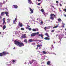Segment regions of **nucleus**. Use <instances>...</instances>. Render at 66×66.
<instances>
[{
	"label": "nucleus",
	"mask_w": 66,
	"mask_h": 66,
	"mask_svg": "<svg viewBox=\"0 0 66 66\" xmlns=\"http://www.w3.org/2000/svg\"><path fill=\"white\" fill-rule=\"evenodd\" d=\"M13 6H14L15 9H17L18 7V6L16 5H13Z\"/></svg>",
	"instance_id": "obj_14"
},
{
	"label": "nucleus",
	"mask_w": 66,
	"mask_h": 66,
	"mask_svg": "<svg viewBox=\"0 0 66 66\" xmlns=\"http://www.w3.org/2000/svg\"><path fill=\"white\" fill-rule=\"evenodd\" d=\"M6 22H5V24H6Z\"/></svg>",
	"instance_id": "obj_57"
},
{
	"label": "nucleus",
	"mask_w": 66,
	"mask_h": 66,
	"mask_svg": "<svg viewBox=\"0 0 66 66\" xmlns=\"http://www.w3.org/2000/svg\"><path fill=\"white\" fill-rule=\"evenodd\" d=\"M0 34H1V32H0Z\"/></svg>",
	"instance_id": "obj_63"
},
{
	"label": "nucleus",
	"mask_w": 66,
	"mask_h": 66,
	"mask_svg": "<svg viewBox=\"0 0 66 66\" xmlns=\"http://www.w3.org/2000/svg\"><path fill=\"white\" fill-rule=\"evenodd\" d=\"M42 52L44 53V54H46L47 53V52L45 51H43Z\"/></svg>",
	"instance_id": "obj_23"
},
{
	"label": "nucleus",
	"mask_w": 66,
	"mask_h": 66,
	"mask_svg": "<svg viewBox=\"0 0 66 66\" xmlns=\"http://www.w3.org/2000/svg\"><path fill=\"white\" fill-rule=\"evenodd\" d=\"M19 25L20 27H22V23H20V22L19 23Z\"/></svg>",
	"instance_id": "obj_6"
},
{
	"label": "nucleus",
	"mask_w": 66,
	"mask_h": 66,
	"mask_svg": "<svg viewBox=\"0 0 66 66\" xmlns=\"http://www.w3.org/2000/svg\"><path fill=\"white\" fill-rule=\"evenodd\" d=\"M45 35H46V36H47L48 37H50V36H49V35L48 34L47 32H46V33L45 34Z\"/></svg>",
	"instance_id": "obj_8"
},
{
	"label": "nucleus",
	"mask_w": 66,
	"mask_h": 66,
	"mask_svg": "<svg viewBox=\"0 0 66 66\" xmlns=\"http://www.w3.org/2000/svg\"><path fill=\"white\" fill-rule=\"evenodd\" d=\"M5 13L6 15V16H7L8 17H9V15H8V14H9V12L6 11L5 12Z\"/></svg>",
	"instance_id": "obj_5"
},
{
	"label": "nucleus",
	"mask_w": 66,
	"mask_h": 66,
	"mask_svg": "<svg viewBox=\"0 0 66 66\" xmlns=\"http://www.w3.org/2000/svg\"><path fill=\"white\" fill-rule=\"evenodd\" d=\"M59 23V22H56V23Z\"/></svg>",
	"instance_id": "obj_59"
},
{
	"label": "nucleus",
	"mask_w": 66,
	"mask_h": 66,
	"mask_svg": "<svg viewBox=\"0 0 66 66\" xmlns=\"http://www.w3.org/2000/svg\"><path fill=\"white\" fill-rule=\"evenodd\" d=\"M36 35L35 34V33H33L31 34V36H35Z\"/></svg>",
	"instance_id": "obj_7"
},
{
	"label": "nucleus",
	"mask_w": 66,
	"mask_h": 66,
	"mask_svg": "<svg viewBox=\"0 0 66 66\" xmlns=\"http://www.w3.org/2000/svg\"><path fill=\"white\" fill-rule=\"evenodd\" d=\"M32 63H33V61H32L31 62H30V64H32Z\"/></svg>",
	"instance_id": "obj_46"
},
{
	"label": "nucleus",
	"mask_w": 66,
	"mask_h": 66,
	"mask_svg": "<svg viewBox=\"0 0 66 66\" xmlns=\"http://www.w3.org/2000/svg\"><path fill=\"white\" fill-rule=\"evenodd\" d=\"M8 53H7L6 51H4L2 53H0V56H2L3 55H6V54H8Z\"/></svg>",
	"instance_id": "obj_2"
},
{
	"label": "nucleus",
	"mask_w": 66,
	"mask_h": 66,
	"mask_svg": "<svg viewBox=\"0 0 66 66\" xmlns=\"http://www.w3.org/2000/svg\"><path fill=\"white\" fill-rule=\"evenodd\" d=\"M58 20L59 21V22H61V21H62V20L60 18H59L58 19Z\"/></svg>",
	"instance_id": "obj_18"
},
{
	"label": "nucleus",
	"mask_w": 66,
	"mask_h": 66,
	"mask_svg": "<svg viewBox=\"0 0 66 66\" xmlns=\"http://www.w3.org/2000/svg\"><path fill=\"white\" fill-rule=\"evenodd\" d=\"M47 65H50V61H48L47 63Z\"/></svg>",
	"instance_id": "obj_24"
},
{
	"label": "nucleus",
	"mask_w": 66,
	"mask_h": 66,
	"mask_svg": "<svg viewBox=\"0 0 66 66\" xmlns=\"http://www.w3.org/2000/svg\"><path fill=\"white\" fill-rule=\"evenodd\" d=\"M41 37H43V36H44V35L43 34H41Z\"/></svg>",
	"instance_id": "obj_34"
},
{
	"label": "nucleus",
	"mask_w": 66,
	"mask_h": 66,
	"mask_svg": "<svg viewBox=\"0 0 66 66\" xmlns=\"http://www.w3.org/2000/svg\"><path fill=\"white\" fill-rule=\"evenodd\" d=\"M13 23L14 24H16V22H17V19L15 18L14 20H13Z\"/></svg>",
	"instance_id": "obj_4"
},
{
	"label": "nucleus",
	"mask_w": 66,
	"mask_h": 66,
	"mask_svg": "<svg viewBox=\"0 0 66 66\" xmlns=\"http://www.w3.org/2000/svg\"><path fill=\"white\" fill-rule=\"evenodd\" d=\"M3 24H5V18H4L3 19Z\"/></svg>",
	"instance_id": "obj_9"
},
{
	"label": "nucleus",
	"mask_w": 66,
	"mask_h": 66,
	"mask_svg": "<svg viewBox=\"0 0 66 66\" xmlns=\"http://www.w3.org/2000/svg\"><path fill=\"white\" fill-rule=\"evenodd\" d=\"M51 47L52 48H54V47H53V45H52Z\"/></svg>",
	"instance_id": "obj_37"
},
{
	"label": "nucleus",
	"mask_w": 66,
	"mask_h": 66,
	"mask_svg": "<svg viewBox=\"0 0 66 66\" xmlns=\"http://www.w3.org/2000/svg\"><path fill=\"white\" fill-rule=\"evenodd\" d=\"M54 54H55H55H55V53H54Z\"/></svg>",
	"instance_id": "obj_60"
},
{
	"label": "nucleus",
	"mask_w": 66,
	"mask_h": 66,
	"mask_svg": "<svg viewBox=\"0 0 66 66\" xmlns=\"http://www.w3.org/2000/svg\"><path fill=\"white\" fill-rule=\"evenodd\" d=\"M36 31H38V29L37 28H36Z\"/></svg>",
	"instance_id": "obj_43"
},
{
	"label": "nucleus",
	"mask_w": 66,
	"mask_h": 66,
	"mask_svg": "<svg viewBox=\"0 0 66 66\" xmlns=\"http://www.w3.org/2000/svg\"><path fill=\"white\" fill-rule=\"evenodd\" d=\"M6 28V26L5 25H4L3 27V30H4Z\"/></svg>",
	"instance_id": "obj_16"
},
{
	"label": "nucleus",
	"mask_w": 66,
	"mask_h": 66,
	"mask_svg": "<svg viewBox=\"0 0 66 66\" xmlns=\"http://www.w3.org/2000/svg\"><path fill=\"white\" fill-rule=\"evenodd\" d=\"M32 45H33V46H35V43H33L31 44Z\"/></svg>",
	"instance_id": "obj_27"
},
{
	"label": "nucleus",
	"mask_w": 66,
	"mask_h": 66,
	"mask_svg": "<svg viewBox=\"0 0 66 66\" xmlns=\"http://www.w3.org/2000/svg\"><path fill=\"white\" fill-rule=\"evenodd\" d=\"M51 35H52V33L51 32Z\"/></svg>",
	"instance_id": "obj_54"
},
{
	"label": "nucleus",
	"mask_w": 66,
	"mask_h": 66,
	"mask_svg": "<svg viewBox=\"0 0 66 66\" xmlns=\"http://www.w3.org/2000/svg\"><path fill=\"white\" fill-rule=\"evenodd\" d=\"M63 25L61 27L62 28H64L65 27V24L63 23H62Z\"/></svg>",
	"instance_id": "obj_20"
},
{
	"label": "nucleus",
	"mask_w": 66,
	"mask_h": 66,
	"mask_svg": "<svg viewBox=\"0 0 66 66\" xmlns=\"http://www.w3.org/2000/svg\"><path fill=\"white\" fill-rule=\"evenodd\" d=\"M40 23L41 24H43V21H41L40 22Z\"/></svg>",
	"instance_id": "obj_40"
},
{
	"label": "nucleus",
	"mask_w": 66,
	"mask_h": 66,
	"mask_svg": "<svg viewBox=\"0 0 66 66\" xmlns=\"http://www.w3.org/2000/svg\"><path fill=\"white\" fill-rule=\"evenodd\" d=\"M44 39L45 40H50V39L48 37H46L45 38H44Z\"/></svg>",
	"instance_id": "obj_12"
},
{
	"label": "nucleus",
	"mask_w": 66,
	"mask_h": 66,
	"mask_svg": "<svg viewBox=\"0 0 66 66\" xmlns=\"http://www.w3.org/2000/svg\"><path fill=\"white\" fill-rule=\"evenodd\" d=\"M44 29L45 30H46L47 29L46 28V27H45L44 28Z\"/></svg>",
	"instance_id": "obj_38"
},
{
	"label": "nucleus",
	"mask_w": 66,
	"mask_h": 66,
	"mask_svg": "<svg viewBox=\"0 0 66 66\" xmlns=\"http://www.w3.org/2000/svg\"><path fill=\"white\" fill-rule=\"evenodd\" d=\"M56 2L57 3H59V2H58V1H56Z\"/></svg>",
	"instance_id": "obj_48"
},
{
	"label": "nucleus",
	"mask_w": 66,
	"mask_h": 66,
	"mask_svg": "<svg viewBox=\"0 0 66 66\" xmlns=\"http://www.w3.org/2000/svg\"><path fill=\"white\" fill-rule=\"evenodd\" d=\"M27 26L28 27H26V29H29V28L30 27V26H29L28 25H27Z\"/></svg>",
	"instance_id": "obj_19"
},
{
	"label": "nucleus",
	"mask_w": 66,
	"mask_h": 66,
	"mask_svg": "<svg viewBox=\"0 0 66 66\" xmlns=\"http://www.w3.org/2000/svg\"><path fill=\"white\" fill-rule=\"evenodd\" d=\"M0 19H2V17L1 16H0Z\"/></svg>",
	"instance_id": "obj_44"
},
{
	"label": "nucleus",
	"mask_w": 66,
	"mask_h": 66,
	"mask_svg": "<svg viewBox=\"0 0 66 66\" xmlns=\"http://www.w3.org/2000/svg\"><path fill=\"white\" fill-rule=\"evenodd\" d=\"M32 31H36V30L35 29H32Z\"/></svg>",
	"instance_id": "obj_25"
},
{
	"label": "nucleus",
	"mask_w": 66,
	"mask_h": 66,
	"mask_svg": "<svg viewBox=\"0 0 66 66\" xmlns=\"http://www.w3.org/2000/svg\"><path fill=\"white\" fill-rule=\"evenodd\" d=\"M28 30H29V31H31V30H32V29H31V28H29L28 29Z\"/></svg>",
	"instance_id": "obj_32"
},
{
	"label": "nucleus",
	"mask_w": 66,
	"mask_h": 66,
	"mask_svg": "<svg viewBox=\"0 0 66 66\" xmlns=\"http://www.w3.org/2000/svg\"><path fill=\"white\" fill-rule=\"evenodd\" d=\"M26 36V34H24L23 35V36L22 37L23 38H27V37Z\"/></svg>",
	"instance_id": "obj_11"
},
{
	"label": "nucleus",
	"mask_w": 66,
	"mask_h": 66,
	"mask_svg": "<svg viewBox=\"0 0 66 66\" xmlns=\"http://www.w3.org/2000/svg\"><path fill=\"white\" fill-rule=\"evenodd\" d=\"M64 38H66V37H64Z\"/></svg>",
	"instance_id": "obj_62"
},
{
	"label": "nucleus",
	"mask_w": 66,
	"mask_h": 66,
	"mask_svg": "<svg viewBox=\"0 0 66 66\" xmlns=\"http://www.w3.org/2000/svg\"><path fill=\"white\" fill-rule=\"evenodd\" d=\"M5 14V12H2L1 13V16H3Z\"/></svg>",
	"instance_id": "obj_13"
},
{
	"label": "nucleus",
	"mask_w": 66,
	"mask_h": 66,
	"mask_svg": "<svg viewBox=\"0 0 66 66\" xmlns=\"http://www.w3.org/2000/svg\"><path fill=\"white\" fill-rule=\"evenodd\" d=\"M16 62V60H13L12 62H13V63H14V62Z\"/></svg>",
	"instance_id": "obj_29"
},
{
	"label": "nucleus",
	"mask_w": 66,
	"mask_h": 66,
	"mask_svg": "<svg viewBox=\"0 0 66 66\" xmlns=\"http://www.w3.org/2000/svg\"><path fill=\"white\" fill-rule=\"evenodd\" d=\"M38 1L39 2V1H40V0H38Z\"/></svg>",
	"instance_id": "obj_53"
},
{
	"label": "nucleus",
	"mask_w": 66,
	"mask_h": 66,
	"mask_svg": "<svg viewBox=\"0 0 66 66\" xmlns=\"http://www.w3.org/2000/svg\"><path fill=\"white\" fill-rule=\"evenodd\" d=\"M38 5H40V3H39L38 4Z\"/></svg>",
	"instance_id": "obj_41"
},
{
	"label": "nucleus",
	"mask_w": 66,
	"mask_h": 66,
	"mask_svg": "<svg viewBox=\"0 0 66 66\" xmlns=\"http://www.w3.org/2000/svg\"><path fill=\"white\" fill-rule=\"evenodd\" d=\"M35 34L36 35V34L37 35H38V34H39V32H36V33H35Z\"/></svg>",
	"instance_id": "obj_35"
},
{
	"label": "nucleus",
	"mask_w": 66,
	"mask_h": 66,
	"mask_svg": "<svg viewBox=\"0 0 66 66\" xmlns=\"http://www.w3.org/2000/svg\"><path fill=\"white\" fill-rule=\"evenodd\" d=\"M29 41V42H33V40L32 39H30Z\"/></svg>",
	"instance_id": "obj_22"
},
{
	"label": "nucleus",
	"mask_w": 66,
	"mask_h": 66,
	"mask_svg": "<svg viewBox=\"0 0 66 66\" xmlns=\"http://www.w3.org/2000/svg\"><path fill=\"white\" fill-rule=\"evenodd\" d=\"M52 6V7H53L54 8V6Z\"/></svg>",
	"instance_id": "obj_56"
},
{
	"label": "nucleus",
	"mask_w": 66,
	"mask_h": 66,
	"mask_svg": "<svg viewBox=\"0 0 66 66\" xmlns=\"http://www.w3.org/2000/svg\"><path fill=\"white\" fill-rule=\"evenodd\" d=\"M41 12H42L43 13L44 12V10L43 9H41Z\"/></svg>",
	"instance_id": "obj_30"
},
{
	"label": "nucleus",
	"mask_w": 66,
	"mask_h": 66,
	"mask_svg": "<svg viewBox=\"0 0 66 66\" xmlns=\"http://www.w3.org/2000/svg\"><path fill=\"white\" fill-rule=\"evenodd\" d=\"M60 38H62V37H60L59 38V39H60Z\"/></svg>",
	"instance_id": "obj_42"
},
{
	"label": "nucleus",
	"mask_w": 66,
	"mask_h": 66,
	"mask_svg": "<svg viewBox=\"0 0 66 66\" xmlns=\"http://www.w3.org/2000/svg\"><path fill=\"white\" fill-rule=\"evenodd\" d=\"M30 10V11L31 13H33V10H32V9H31V8H29Z\"/></svg>",
	"instance_id": "obj_17"
},
{
	"label": "nucleus",
	"mask_w": 66,
	"mask_h": 66,
	"mask_svg": "<svg viewBox=\"0 0 66 66\" xmlns=\"http://www.w3.org/2000/svg\"><path fill=\"white\" fill-rule=\"evenodd\" d=\"M51 18L50 19L52 20L53 21L54 19V17H55V15L53 14H51L50 15Z\"/></svg>",
	"instance_id": "obj_3"
},
{
	"label": "nucleus",
	"mask_w": 66,
	"mask_h": 66,
	"mask_svg": "<svg viewBox=\"0 0 66 66\" xmlns=\"http://www.w3.org/2000/svg\"><path fill=\"white\" fill-rule=\"evenodd\" d=\"M28 3H29V4H31V3L33 4V3L32 2V1H31L30 0H28Z\"/></svg>",
	"instance_id": "obj_10"
},
{
	"label": "nucleus",
	"mask_w": 66,
	"mask_h": 66,
	"mask_svg": "<svg viewBox=\"0 0 66 66\" xmlns=\"http://www.w3.org/2000/svg\"><path fill=\"white\" fill-rule=\"evenodd\" d=\"M59 11L60 13H61V12L62 11L61 10V9H60V8L59 9Z\"/></svg>",
	"instance_id": "obj_31"
},
{
	"label": "nucleus",
	"mask_w": 66,
	"mask_h": 66,
	"mask_svg": "<svg viewBox=\"0 0 66 66\" xmlns=\"http://www.w3.org/2000/svg\"><path fill=\"white\" fill-rule=\"evenodd\" d=\"M5 3V2H3V4H4V3Z\"/></svg>",
	"instance_id": "obj_55"
},
{
	"label": "nucleus",
	"mask_w": 66,
	"mask_h": 66,
	"mask_svg": "<svg viewBox=\"0 0 66 66\" xmlns=\"http://www.w3.org/2000/svg\"><path fill=\"white\" fill-rule=\"evenodd\" d=\"M41 37L43 38H43H44L43 37Z\"/></svg>",
	"instance_id": "obj_58"
},
{
	"label": "nucleus",
	"mask_w": 66,
	"mask_h": 66,
	"mask_svg": "<svg viewBox=\"0 0 66 66\" xmlns=\"http://www.w3.org/2000/svg\"><path fill=\"white\" fill-rule=\"evenodd\" d=\"M37 47H40V45H39V44L37 45Z\"/></svg>",
	"instance_id": "obj_28"
},
{
	"label": "nucleus",
	"mask_w": 66,
	"mask_h": 66,
	"mask_svg": "<svg viewBox=\"0 0 66 66\" xmlns=\"http://www.w3.org/2000/svg\"><path fill=\"white\" fill-rule=\"evenodd\" d=\"M64 11H65V12H66V9H64Z\"/></svg>",
	"instance_id": "obj_51"
},
{
	"label": "nucleus",
	"mask_w": 66,
	"mask_h": 66,
	"mask_svg": "<svg viewBox=\"0 0 66 66\" xmlns=\"http://www.w3.org/2000/svg\"><path fill=\"white\" fill-rule=\"evenodd\" d=\"M16 49V48H15V47H14L13 48V49L14 50H15Z\"/></svg>",
	"instance_id": "obj_47"
},
{
	"label": "nucleus",
	"mask_w": 66,
	"mask_h": 66,
	"mask_svg": "<svg viewBox=\"0 0 66 66\" xmlns=\"http://www.w3.org/2000/svg\"><path fill=\"white\" fill-rule=\"evenodd\" d=\"M54 31H55V30H52L51 31V32H52V33Z\"/></svg>",
	"instance_id": "obj_33"
},
{
	"label": "nucleus",
	"mask_w": 66,
	"mask_h": 66,
	"mask_svg": "<svg viewBox=\"0 0 66 66\" xmlns=\"http://www.w3.org/2000/svg\"><path fill=\"white\" fill-rule=\"evenodd\" d=\"M21 30H24V28H21Z\"/></svg>",
	"instance_id": "obj_36"
},
{
	"label": "nucleus",
	"mask_w": 66,
	"mask_h": 66,
	"mask_svg": "<svg viewBox=\"0 0 66 66\" xmlns=\"http://www.w3.org/2000/svg\"><path fill=\"white\" fill-rule=\"evenodd\" d=\"M60 5L61 6H62V4H60Z\"/></svg>",
	"instance_id": "obj_52"
},
{
	"label": "nucleus",
	"mask_w": 66,
	"mask_h": 66,
	"mask_svg": "<svg viewBox=\"0 0 66 66\" xmlns=\"http://www.w3.org/2000/svg\"><path fill=\"white\" fill-rule=\"evenodd\" d=\"M11 25H12V24L11 23L9 24V26H11Z\"/></svg>",
	"instance_id": "obj_49"
},
{
	"label": "nucleus",
	"mask_w": 66,
	"mask_h": 66,
	"mask_svg": "<svg viewBox=\"0 0 66 66\" xmlns=\"http://www.w3.org/2000/svg\"><path fill=\"white\" fill-rule=\"evenodd\" d=\"M24 42H25V43H28V42H27V39H25L24 40Z\"/></svg>",
	"instance_id": "obj_21"
},
{
	"label": "nucleus",
	"mask_w": 66,
	"mask_h": 66,
	"mask_svg": "<svg viewBox=\"0 0 66 66\" xmlns=\"http://www.w3.org/2000/svg\"><path fill=\"white\" fill-rule=\"evenodd\" d=\"M7 23H9L10 22V19L9 18L7 19Z\"/></svg>",
	"instance_id": "obj_15"
},
{
	"label": "nucleus",
	"mask_w": 66,
	"mask_h": 66,
	"mask_svg": "<svg viewBox=\"0 0 66 66\" xmlns=\"http://www.w3.org/2000/svg\"><path fill=\"white\" fill-rule=\"evenodd\" d=\"M38 36H41V35L40 34H39V35H38Z\"/></svg>",
	"instance_id": "obj_45"
},
{
	"label": "nucleus",
	"mask_w": 66,
	"mask_h": 66,
	"mask_svg": "<svg viewBox=\"0 0 66 66\" xmlns=\"http://www.w3.org/2000/svg\"><path fill=\"white\" fill-rule=\"evenodd\" d=\"M65 31H66V28H65Z\"/></svg>",
	"instance_id": "obj_61"
},
{
	"label": "nucleus",
	"mask_w": 66,
	"mask_h": 66,
	"mask_svg": "<svg viewBox=\"0 0 66 66\" xmlns=\"http://www.w3.org/2000/svg\"><path fill=\"white\" fill-rule=\"evenodd\" d=\"M54 44H55V42H54Z\"/></svg>",
	"instance_id": "obj_64"
},
{
	"label": "nucleus",
	"mask_w": 66,
	"mask_h": 66,
	"mask_svg": "<svg viewBox=\"0 0 66 66\" xmlns=\"http://www.w3.org/2000/svg\"><path fill=\"white\" fill-rule=\"evenodd\" d=\"M43 14L45 15V16H46V13H45V12L43 13Z\"/></svg>",
	"instance_id": "obj_39"
},
{
	"label": "nucleus",
	"mask_w": 66,
	"mask_h": 66,
	"mask_svg": "<svg viewBox=\"0 0 66 66\" xmlns=\"http://www.w3.org/2000/svg\"><path fill=\"white\" fill-rule=\"evenodd\" d=\"M14 44L17 46L21 47L22 46H24V44L18 41L15 40L14 41Z\"/></svg>",
	"instance_id": "obj_1"
},
{
	"label": "nucleus",
	"mask_w": 66,
	"mask_h": 66,
	"mask_svg": "<svg viewBox=\"0 0 66 66\" xmlns=\"http://www.w3.org/2000/svg\"><path fill=\"white\" fill-rule=\"evenodd\" d=\"M64 17H66V14H64Z\"/></svg>",
	"instance_id": "obj_50"
},
{
	"label": "nucleus",
	"mask_w": 66,
	"mask_h": 66,
	"mask_svg": "<svg viewBox=\"0 0 66 66\" xmlns=\"http://www.w3.org/2000/svg\"><path fill=\"white\" fill-rule=\"evenodd\" d=\"M57 27H58V26L57 25L55 26H54V27H53V28H57Z\"/></svg>",
	"instance_id": "obj_26"
}]
</instances>
